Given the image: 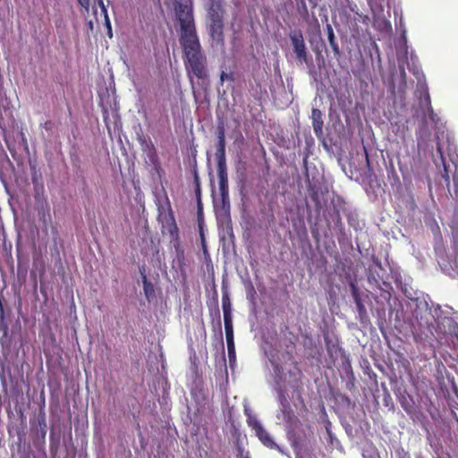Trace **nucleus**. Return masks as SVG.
<instances>
[{
    "label": "nucleus",
    "instance_id": "obj_1",
    "mask_svg": "<svg viewBox=\"0 0 458 458\" xmlns=\"http://www.w3.org/2000/svg\"><path fill=\"white\" fill-rule=\"evenodd\" d=\"M269 360L273 366L275 389L277 392V398L279 402V412L276 415L277 423L284 425L293 446L297 448L302 440V435L306 436V433L300 431V421L294 416L284 394L285 386L284 383L286 382L287 377V374L284 373L286 367L280 365L273 357L270 358Z\"/></svg>",
    "mask_w": 458,
    "mask_h": 458
},
{
    "label": "nucleus",
    "instance_id": "obj_2",
    "mask_svg": "<svg viewBox=\"0 0 458 458\" xmlns=\"http://www.w3.org/2000/svg\"><path fill=\"white\" fill-rule=\"evenodd\" d=\"M424 102L427 106V110L424 114V122L426 124L431 123L435 126L437 152L439 153L440 160L444 167L442 177L448 185L450 183L449 165L446 164L445 155L447 154L450 160L454 163V157L451 153L455 150V146L451 143L449 135L444 130L443 123L434 113L430 106L428 92L425 93Z\"/></svg>",
    "mask_w": 458,
    "mask_h": 458
},
{
    "label": "nucleus",
    "instance_id": "obj_3",
    "mask_svg": "<svg viewBox=\"0 0 458 458\" xmlns=\"http://www.w3.org/2000/svg\"><path fill=\"white\" fill-rule=\"evenodd\" d=\"M183 47L184 55L186 58L185 65L188 72V76L193 85L192 75L198 79H205L208 76L206 69V58L200 50V44L199 38H192L181 41ZM193 92L194 86H192Z\"/></svg>",
    "mask_w": 458,
    "mask_h": 458
},
{
    "label": "nucleus",
    "instance_id": "obj_4",
    "mask_svg": "<svg viewBox=\"0 0 458 458\" xmlns=\"http://www.w3.org/2000/svg\"><path fill=\"white\" fill-rule=\"evenodd\" d=\"M419 309L424 312L420 317V326L426 327H437L444 334H456V330L452 318L443 316V310L439 305L428 306L425 300L419 301Z\"/></svg>",
    "mask_w": 458,
    "mask_h": 458
},
{
    "label": "nucleus",
    "instance_id": "obj_5",
    "mask_svg": "<svg viewBox=\"0 0 458 458\" xmlns=\"http://www.w3.org/2000/svg\"><path fill=\"white\" fill-rule=\"evenodd\" d=\"M419 309L424 312L420 317V326L426 327H437L444 334H456V330L452 318L443 316V310L439 305L428 306L425 300L419 301Z\"/></svg>",
    "mask_w": 458,
    "mask_h": 458
},
{
    "label": "nucleus",
    "instance_id": "obj_6",
    "mask_svg": "<svg viewBox=\"0 0 458 458\" xmlns=\"http://www.w3.org/2000/svg\"><path fill=\"white\" fill-rule=\"evenodd\" d=\"M175 16L180 24L181 41L196 38L192 0H175Z\"/></svg>",
    "mask_w": 458,
    "mask_h": 458
},
{
    "label": "nucleus",
    "instance_id": "obj_7",
    "mask_svg": "<svg viewBox=\"0 0 458 458\" xmlns=\"http://www.w3.org/2000/svg\"><path fill=\"white\" fill-rule=\"evenodd\" d=\"M155 197L158 210L157 219L162 225V229L174 234L176 232V225L169 199L164 190L157 191Z\"/></svg>",
    "mask_w": 458,
    "mask_h": 458
},
{
    "label": "nucleus",
    "instance_id": "obj_8",
    "mask_svg": "<svg viewBox=\"0 0 458 458\" xmlns=\"http://www.w3.org/2000/svg\"><path fill=\"white\" fill-rule=\"evenodd\" d=\"M244 413L247 417L249 427L251 428L260 442L270 449H277L281 454H284V450L276 445L270 434L262 427L257 417L251 413L247 404L244 405Z\"/></svg>",
    "mask_w": 458,
    "mask_h": 458
},
{
    "label": "nucleus",
    "instance_id": "obj_9",
    "mask_svg": "<svg viewBox=\"0 0 458 458\" xmlns=\"http://www.w3.org/2000/svg\"><path fill=\"white\" fill-rule=\"evenodd\" d=\"M290 39L293 47V51L296 55L297 60L302 64L307 62V48L303 39V36L301 32L290 34Z\"/></svg>",
    "mask_w": 458,
    "mask_h": 458
},
{
    "label": "nucleus",
    "instance_id": "obj_10",
    "mask_svg": "<svg viewBox=\"0 0 458 458\" xmlns=\"http://www.w3.org/2000/svg\"><path fill=\"white\" fill-rule=\"evenodd\" d=\"M209 33L214 40L220 41L222 39L223 33L222 16L218 12L215 11L214 8H211L209 12Z\"/></svg>",
    "mask_w": 458,
    "mask_h": 458
},
{
    "label": "nucleus",
    "instance_id": "obj_11",
    "mask_svg": "<svg viewBox=\"0 0 458 458\" xmlns=\"http://www.w3.org/2000/svg\"><path fill=\"white\" fill-rule=\"evenodd\" d=\"M370 5L371 12L373 13L374 26L380 30H389L391 26L390 23L386 20L384 16V9L381 5H377L375 0H368Z\"/></svg>",
    "mask_w": 458,
    "mask_h": 458
},
{
    "label": "nucleus",
    "instance_id": "obj_12",
    "mask_svg": "<svg viewBox=\"0 0 458 458\" xmlns=\"http://www.w3.org/2000/svg\"><path fill=\"white\" fill-rule=\"evenodd\" d=\"M217 175L222 208L227 211L230 207L227 173L217 174Z\"/></svg>",
    "mask_w": 458,
    "mask_h": 458
},
{
    "label": "nucleus",
    "instance_id": "obj_13",
    "mask_svg": "<svg viewBox=\"0 0 458 458\" xmlns=\"http://www.w3.org/2000/svg\"><path fill=\"white\" fill-rule=\"evenodd\" d=\"M39 220L42 221L45 229H47L48 225H51V215L50 207L47 200H42L39 203H36Z\"/></svg>",
    "mask_w": 458,
    "mask_h": 458
},
{
    "label": "nucleus",
    "instance_id": "obj_14",
    "mask_svg": "<svg viewBox=\"0 0 458 458\" xmlns=\"http://www.w3.org/2000/svg\"><path fill=\"white\" fill-rule=\"evenodd\" d=\"M312 124L315 134L317 136H320L323 132V120H322V113L318 109H312Z\"/></svg>",
    "mask_w": 458,
    "mask_h": 458
},
{
    "label": "nucleus",
    "instance_id": "obj_15",
    "mask_svg": "<svg viewBox=\"0 0 458 458\" xmlns=\"http://www.w3.org/2000/svg\"><path fill=\"white\" fill-rule=\"evenodd\" d=\"M225 337H226L229 362L231 365H233L236 360L234 342H233V331H225Z\"/></svg>",
    "mask_w": 458,
    "mask_h": 458
},
{
    "label": "nucleus",
    "instance_id": "obj_16",
    "mask_svg": "<svg viewBox=\"0 0 458 458\" xmlns=\"http://www.w3.org/2000/svg\"><path fill=\"white\" fill-rule=\"evenodd\" d=\"M216 159L217 162V174L226 173L225 151H216Z\"/></svg>",
    "mask_w": 458,
    "mask_h": 458
},
{
    "label": "nucleus",
    "instance_id": "obj_17",
    "mask_svg": "<svg viewBox=\"0 0 458 458\" xmlns=\"http://www.w3.org/2000/svg\"><path fill=\"white\" fill-rule=\"evenodd\" d=\"M142 283L145 297L150 301L155 295L154 285L147 279L146 276H142Z\"/></svg>",
    "mask_w": 458,
    "mask_h": 458
},
{
    "label": "nucleus",
    "instance_id": "obj_18",
    "mask_svg": "<svg viewBox=\"0 0 458 458\" xmlns=\"http://www.w3.org/2000/svg\"><path fill=\"white\" fill-rule=\"evenodd\" d=\"M96 1L98 2L99 7L101 8V12L103 13V14L105 16V24H106V27L107 30V36L111 38L113 37L111 21L109 20V17L107 14V10L104 4V0H96Z\"/></svg>",
    "mask_w": 458,
    "mask_h": 458
},
{
    "label": "nucleus",
    "instance_id": "obj_19",
    "mask_svg": "<svg viewBox=\"0 0 458 458\" xmlns=\"http://www.w3.org/2000/svg\"><path fill=\"white\" fill-rule=\"evenodd\" d=\"M34 190H35L34 197H35L36 203H39L42 200H46V199L43 196L44 187L42 184L35 183Z\"/></svg>",
    "mask_w": 458,
    "mask_h": 458
},
{
    "label": "nucleus",
    "instance_id": "obj_20",
    "mask_svg": "<svg viewBox=\"0 0 458 458\" xmlns=\"http://www.w3.org/2000/svg\"><path fill=\"white\" fill-rule=\"evenodd\" d=\"M224 315L225 331H233V320L231 311H225Z\"/></svg>",
    "mask_w": 458,
    "mask_h": 458
},
{
    "label": "nucleus",
    "instance_id": "obj_21",
    "mask_svg": "<svg viewBox=\"0 0 458 458\" xmlns=\"http://www.w3.org/2000/svg\"><path fill=\"white\" fill-rule=\"evenodd\" d=\"M419 300L415 301V308L412 310L413 318L416 319V321L420 324V317L424 315V312L422 310H420L419 309Z\"/></svg>",
    "mask_w": 458,
    "mask_h": 458
},
{
    "label": "nucleus",
    "instance_id": "obj_22",
    "mask_svg": "<svg viewBox=\"0 0 458 458\" xmlns=\"http://www.w3.org/2000/svg\"><path fill=\"white\" fill-rule=\"evenodd\" d=\"M328 41H329V45L332 47L335 55H340V49H339V47H338V45H337V43L335 41V36L328 37Z\"/></svg>",
    "mask_w": 458,
    "mask_h": 458
},
{
    "label": "nucleus",
    "instance_id": "obj_23",
    "mask_svg": "<svg viewBox=\"0 0 458 458\" xmlns=\"http://www.w3.org/2000/svg\"><path fill=\"white\" fill-rule=\"evenodd\" d=\"M222 307H223V313H225V311H228V312L231 311V304H230L228 298L223 297Z\"/></svg>",
    "mask_w": 458,
    "mask_h": 458
},
{
    "label": "nucleus",
    "instance_id": "obj_24",
    "mask_svg": "<svg viewBox=\"0 0 458 458\" xmlns=\"http://www.w3.org/2000/svg\"><path fill=\"white\" fill-rule=\"evenodd\" d=\"M402 40H403V55H406L408 53V49H407V38H406L405 30H403V31H402Z\"/></svg>",
    "mask_w": 458,
    "mask_h": 458
},
{
    "label": "nucleus",
    "instance_id": "obj_25",
    "mask_svg": "<svg viewBox=\"0 0 458 458\" xmlns=\"http://www.w3.org/2000/svg\"><path fill=\"white\" fill-rule=\"evenodd\" d=\"M399 69H400V73H401V77H402V83H403V86L404 88L405 84H406L405 69H404V67H403V65L402 64H399Z\"/></svg>",
    "mask_w": 458,
    "mask_h": 458
},
{
    "label": "nucleus",
    "instance_id": "obj_26",
    "mask_svg": "<svg viewBox=\"0 0 458 458\" xmlns=\"http://www.w3.org/2000/svg\"><path fill=\"white\" fill-rule=\"evenodd\" d=\"M216 150L225 151V140H218Z\"/></svg>",
    "mask_w": 458,
    "mask_h": 458
},
{
    "label": "nucleus",
    "instance_id": "obj_27",
    "mask_svg": "<svg viewBox=\"0 0 458 458\" xmlns=\"http://www.w3.org/2000/svg\"><path fill=\"white\" fill-rule=\"evenodd\" d=\"M327 38L335 36L333 28H332V26L330 24L327 25Z\"/></svg>",
    "mask_w": 458,
    "mask_h": 458
},
{
    "label": "nucleus",
    "instance_id": "obj_28",
    "mask_svg": "<svg viewBox=\"0 0 458 458\" xmlns=\"http://www.w3.org/2000/svg\"><path fill=\"white\" fill-rule=\"evenodd\" d=\"M78 1H79L80 4H81L82 7H84V8H86V9H88V8H89V0H78Z\"/></svg>",
    "mask_w": 458,
    "mask_h": 458
},
{
    "label": "nucleus",
    "instance_id": "obj_29",
    "mask_svg": "<svg viewBox=\"0 0 458 458\" xmlns=\"http://www.w3.org/2000/svg\"><path fill=\"white\" fill-rule=\"evenodd\" d=\"M225 140V132L224 130H220L218 132V140Z\"/></svg>",
    "mask_w": 458,
    "mask_h": 458
},
{
    "label": "nucleus",
    "instance_id": "obj_30",
    "mask_svg": "<svg viewBox=\"0 0 458 458\" xmlns=\"http://www.w3.org/2000/svg\"><path fill=\"white\" fill-rule=\"evenodd\" d=\"M411 71H412V72H413V74H414V75H416L417 77L419 76V74H420V71H419V69H418V68L413 67Z\"/></svg>",
    "mask_w": 458,
    "mask_h": 458
},
{
    "label": "nucleus",
    "instance_id": "obj_31",
    "mask_svg": "<svg viewBox=\"0 0 458 458\" xmlns=\"http://www.w3.org/2000/svg\"><path fill=\"white\" fill-rule=\"evenodd\" d=\"M357 305H358V308H359V310H360V311H362V310H364L363 305H362L359 301H357Z\"/></svg>",
    "mask_w": 458,
    "mask_h": 458
},
{
    "label": "nucleus",
    "instance_id": "obj_32",
    "mask_svg": "<svg viewBox=\"0 0 458 458\" xmlns=\"http://www.w3.org/2000/svg\"><path fill=\"white\" fill-rule=\"evenodd\" d=\"M369 17H368V16H365V17H364L363 21H364V22H367V21H369Z\"/></svg>",
    "mask_w": 458,
    "mask_h": 458
},
{
    "label": "nucleus",
    "instance_id": "obj_33",
    "mask_svg": "<svg viewBox=\"0 0 458 458\" xmlns=\"http://www.w3.org/2000/svg\"><path fill=\"white\" fill-rule=\"evenodd\" d=\"M0 377H1V379H2L3 381L4 380V373L0 375Z\"/></svg>",
    "mask_w": 458,
    "mask_h": 458
},
{
    "label": "nucleus",
    "instance_id": "obj_34",
    "mask_svg": "<svg viewBox=\"0 0 458 458\" xmlns=\"http://www.w3.org/2000/svg\"><path fill=\"white\" fill-rule=\"evenodd\" d=\"M54 436V428L51 429V437H53Z\"/></svg>",
    "mask_w": 458,
    "mask_h": 458
},
{
    "label": "nucleus",
    "instance_id": "obj_35",
    "mask_svg": "<svg viewBox=\"0 0 458 458\" xmlns=\"http://www.w3.org/2000/svg\"><path fill=\"white\" fill-rule=\"evenodd\" d=\"M55 448V443L52 444V450L54 451Z\"/></svg>",
    "mask_w": 458,
    "mask_h": 458
},
{
    "label": "nucleus",
    "instance_id": "obj_36",
    "mask_svg": "<svg viewBox=\"0 0 458 458\" xmlns=\"http://www.w3.org/2000/svg\"><path fill=\"white\" fill-rule=\"evenodd\" d=\"M397 55H398V59H400V53L399 52L397 53ZM399 62H401V60H399Z\"/></svg>",
    "mask_w": 458,
    "mask_h": 458
},
{
    "label": "nucleus",
    "instance_id": "obj_37",
    "mask_svg": "<svg viewBox=\"0 0 458 458\" xmlns=\"http://www.w3.org/2000/svg\"><path fill=\"white\" fill-rule=\"evenodd\" d=\"M224 75H225V73L223 72L221 75V80H224Z\"/></svg>",
    "mask_w": 458,
    "mask_h": 458
},
{
    "label": "nucleus",
    "instance_id": "obj_38",
    "mask_svg": "<svg viewBox=\"0 0 458 458\" xmlns=\"http://www.w3.org/2000/svg\"><path fill=\"white\" fill-rule=\"evenodd\" d=\"M420 137H423V132H422V131H420Z\"/></svg>",
    "mask_w": 458,
    "mask_h": 458
},
{
    "label": "nucleus",
    "instance_id": "obj_39",
    "mask_svg": "<svg viewBox=\"0 0 458 458\" xmlns=\"http://www.w3.org/2000/svg\"><path fill=\"white\" fill-rule=\"evenodd\" d=\"M365 154H366V159L368 160V159H369V157H368L367 152H365Z\"/></svg>",
    "mask_w": 458,
    "mask_h": 458
},
{
    "label": "nucleus",
    "instance_id": "obj_40",
    "mask_svg": "<svg viewBox=\"0 0 458 458\" xmlns=\"http://www.w3.org/2000/svg\"><path fill=\"white\" fill-rule=\"evenodd\" d=\"M284 357H287L288 359H290L289 354L284 355Z\"/></svg>",
    "mask_w": 458,
    "mask_h": 458
},
{
    "label": "nucleus",
    "instance_id": "obj_41",
    "mask_svg": "<svg viewBox=\"0 0 458 458\" xmlns=\"http://www.w3.org/2000/svg\"><path fill=\"white\" fill-rule=\"evenodd\" d=\"M288 372H289V377H291L292 376L291 370H288Z\"/></svg>",
    "mask_w": 458,
    "mask_h": 458
}]
</instances>
